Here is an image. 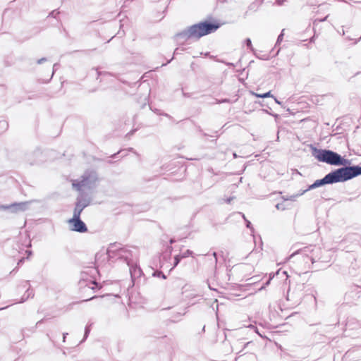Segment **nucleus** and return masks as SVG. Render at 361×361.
<instances>
[{"instance_id":"1","label":"nucleus","mask_w":361,"mask_h":361,"mask_svg":"<svg viewBox=\"0 0 361 361\" xmlns=\"http://www.w3.org/2000/svg\"><path fill=\"white\" fill-rule=\"evenodd\" d=\"M219 27V24L209 21L200 22L192 25L176 35L178 39H200V37L214 32Z\"/></svg>"},{"instance_id":"2","label":"nucleus","mask_w":361,"mask_h":361,"mask_svg":"<svg viewBox=\"0 0 361 361\" xmlns=\"http://www.w3.org/2000/svg\"><path fill=\"white\" fill-rule=\"evenodd\" d=\"M310 147L312 155L319 161L334 166H345L348 162L347 159L334 151L318 149L312 145H310Z\"/></svg>"},{"instance_id":"3","label":"nucleus","mask_w":361,"mask_h":361,"mask_svg":"<svg viewBox=\"0 0 361 361\" xmlns=\"http://www.w3.org/2000/svg\"><path fill=\"white\" fill-rule=\"evenodd\" d=\"M98 182V175L94 171H86L80 180H73L72 186L74 190L81 192L85 189H94L97 187Z\"/></svg>"},{"instance_id":"4","label":"nucleus","mask_w":361,"mask_h":361,"mask_svg":"<svg viewBox=\"0 0 361 361\" xmlns=\"http://www.w3.org/2000/svg\"><path fill=\"white\" fill-rule=\"evenodd\" d=\"M340 182L344 181L339 168L329 173L323 178L315 180L307 190L308 191L310 190H313L323 186L326 184H334Z\"/></svg>"},{"instance_id":"5","label":"nucleus","mask_w":361,"mask_h":361,"mask_svg":"<svg viewBox=\"0 0 361 361\" xmlns=\"http://www.w3.org/2000/svg\"><path fill=\"white\" fill-rule=\"evenodd\" d=\"M343 181L350 180L357 176L361 175V166H350L340 168Z\"/></svg>"},{"instance_id":"6","label":"nucleus","mask_w":361,"mask_h":361,"mask_svg":"<svg viewBox=\"0 0 361 361\" xmlns=\"http://www.w3.org/2000/svg\"><path fill=\"white\" fill-rule=\"evenodd\" d=\"M71 229L73 231L78 233H85L87 231V227L85 224L80 219V217L73 216L72 219L68 221Z\"/></svg>"},{"instance_id":"7","label":"nucleus","mask_w":361,"mask_h":361,"mask_svg":"<svg viewBox=\"0 0 361 361\" xmlns=\"http://www.w3.org/2000/svg\"><path fill=\"white\" fill-rule=\"evenodd\" d=\"M90 204V200L88 198L80 195L76 199L75 206L73 210V216L80 217V214L83 209Z\"/></svg>"},{"instance_id":"8","label":"nucleus","mask_w":361,"mask_h":361,"mask_svg":"<svg viewBox=\"0 0 361 361\" xmlns=\"http://www.w3.org/2000/svg\"><path fill=\"white\" fill-rule=\"evenodd\" d=\"M28 202L13 203L10 205L2 206L4 209H11L12 212H24L28 207Z\"/></svg>"},{"instance_id":"9","label":"nucleus","mask_w":361,"mask_h":361,"mask_svg":"<svg viewBox=\"0 0 361 361\" xmlns=\"http://www.w3.org/2000/svg\"><path fill=\"white\" fill-rule=\"evenodd\" d=\"M314 250L316 251H318L319 250V248L316 247H312V246H310V247H304L302 250H300V252H302L303 254L305 255H308V252H314ZM299 252V251H296L295 252H293L291 255H290V257H293L294 255H295L296 254H298Z\"/></svg>"},{"instance_id":"10","label":"nucleus","mask_w":361,"mask_h":361,"mask_svg":"<svg viewBox=\"0 0 361 361\" xmlns=\"http://www.w3.org/2000/svg\"><path fill=\"white\" fill-rule=\"evenodd\" d=\"M130 273L132 279L139 276L141 274V269L137 267H130Z\"/></svg>"},{"instance_id":"11","label":"nucleus","mask_w":361,"mask_h":361,"mask_svg":"<svg viewBox=\"0 0 361 361\" xmlns=\"http://www.w3.org/2000/svg\"><path fill=\"white\" fill-rule=\"evenodd\" d=\"M307 191V190H302L301 192L300 193H297V194H295V195H290V196H288L287 197H283L284 200H290V201H295L296 199L302 195L303 194H305L306 192Z\"/></svg>"},{"instance_id":"12","label":"nucleus","mask_w":361,"mask_h":361,"mask_svg":"<svg viewBox=\"0 0 361 361\" xmlns=\"http://www.w3.org/2000/svg\"><path fill=\"white\" fill-rule=\"evenodd\" d=\"M253 94L258 98L274 97L270 91L264 94L253 93Z\"/></svg>"},{"instance_id":"13","label":"nucleus","mask_w":361,"mask_h":361,"mask_svg":"<svg viewBox=\"0 0 361 361\" xmlns=\"http://www.w3.org/2000/svg\"><path fill=\"white\" fill-rule=\"evenodd\" d=\"M181 259H183L180 255H176L174 257V263L173 267H176L180 262Z\"/></svg>"},{"instance_id":"14","label":"nucleus","mask_w":361,"mask_h":361,"mask_svg":"<svg viewBox=\"0 0 361 361\" xmlns=\"http://www.w3.org/2000/svg\"><path fill=\"white\" fill-rule=\"evenodd\" d=\"M192 255V252L190 250H187L185 252L182 253L180 255V256L183 259V258L188 257L189 256H191Z\"/></svg>"},{"instance_id":"15","label":"nucleus","mask_w":361,"mask_h":361,"mask_svg":"<svg viewBox=\"0 0 361 361\" xmlns=\"http://www.w3.org/2000/svg\"><path fill=\"white\" fill-rule=\"evenodd\" d=\"M90 332V326H86L85 329V334H84V338H83L82 341H85L88 337Z\"/></svg>"},{"instance_id":"16","label":"nucleus","mask_w":361,"mask_h":361,"mask_svg":"<svg viewBox=\"0 0 361 361\" xmlns=\"http://www.w3.org/2000/svg\"><path fill=\"white\" fill-rule=\"evenodd\" d=\"M242 216H243V218L244 219V220H245V222H246V226H247V228H250L251 231H252V230H253V228H252V225H251V222H250V221H248V220L245 218V215H244L243 214H242Z\"/></svg>"},{"instance_id":"17","label":"nucleus","mask_w":361,"mask_h":361,"mask_svg":"<svg viewBox=\"0 0 361 361\" xmlns=\"http://www.w3.org/2000/svg\"><path fill=\"white\" fill-rule=\"evenodd\" d=\"M245 44L247 45V47L250 49H252V42H251V39L250 38H247L245 40Z\"/></svg>"},{"instance_id":"18","label":"nucleus","mask_w":361,"mask_h":361,"mask_svg":"<svg viewBox=\"0 0 361 361\" xmlns=\"http://www.w3.org/2000/svg\"><path fill=\"white\" fill-rule=\"evenodd\" d=\"M283 31L284 30H283L281 31V33L279 35L278 38H277V41H276V44H279L281 42H282L283 40Z\"/></svg>"},{"instance_id":"19","label":"nucleus","mask_w":361,"mask_h":361,"mask_svg":"<svg viewBox=\"0 0 361 361\" xmlns=\"http://www.w3.org/2000/svg\"><path fill=\"white\" fill-rule=\"evenodd\" d=\"M34 155L36 157L39 158L40 157L42 156V152L40 150L37 149L34 152Z\"/></svg>"},{"instance_id":"20","label":"nucleus","mask_w":361,"mask_h":361,"mask_svg":"<svg viewBox=\"0 0 361 361\" xmlns=\"http://www.w3.org/2000/svg\"><path fill=\"white\" fill-rule=\"evenodd\" d=\"M45 61H47V58H44H44H41V59H39V60H37V63L38 64H42V63H44V62H45Z\"/></svg>"},{"instance_id":"21","label":"nucleus","mask_w":361,"mask_h":361,"mask_svg":"<svg viewBox=\"0 0 361 361\" xmlns=\"http://www.w3.org/2000/svg\"><path fill=\"white\" fill-rule=\"evenodd\" d=\"M116 245L114 244H111L110 247L107 250V253L110 255L111 252L112 251V248L115 247Z\"/></svg>"},{"instance_id":"22","label":"nucleus","mask_w":361,"mask_h":361,"mask_svg":"<svg viewBox=\"0 0 361 361\" xmlns=\"http://www.w3.org/2000/svg\"><path fill=\"white\" fill-rule=\"evenodd\" d=\"M255 7H256V5H255V4L253 3V4L250 5L249 9H250V10H256Z\"/></svg>"},{"instance_id":"23","label":"nucleus","mask_w":361,"mask_h":361,"mask_svg":"<svg viewBox=\"0 0 361 361\" xmlns=\"http://www.w3.org/2000/svg\"><path fill=\"white\" fill-rule=\"evenodd\" d=\"M233 199H234L233 197H230L226 200V203L230 204Z\"/></svg>"},{"instance_id":"24","label":"nucleus","mask_w":361,"mask_h":361,"mask_svg":"<svg viewBox=\"0 0 361 361\" xmlns=\"http://www.w3.org/2000/svg\"><path fill=\"white\" fill-rule=\"evenodd\" d=\"M276 207L277 209H284V207L282 206L281 204H277L276 205Z\"/></svg>"},{"instance_id":"25","label":"nucleus","mask_w":361,"mask_h":361,"mask_svg":"<svg viewBox=\"0 0 361 361\" xmlns=\"http://www.w3.org/2000/svg\"><path fill=\"white\" fill-rule=\"evenodd\" d=\"M310 259H311L312 262L314 263L316 260V257H314L313 255H311Z\"/></svg>"},{"instance_id":"26","label":"nucleus","mask_w":361,"mask_h":361,"mask_svg":"<svg viewBox=\"0 0 361 361\" xmlns=\"http://www.w3.org/2000/svg\"><path fill=\"white\" fill-rule=\"evenodd\" d=\"M221 102H229V99H222L221 101L219 102V103H221Z\"/></svg>"},{"instance_id":"27","label":"nucleus","mask_w":361,"mask_h":361,"mask_svg":"<svg viewBox=\"0 0 361 361\" xmlns=\"http://www.w3.org/2000/svg\"><path fill=\"white\" fill-rule=\"evenodd\" d=\"M68 335V333H64L63 334V341L65 342L66 336Z\"/></svg>"},{"instance_id":"28","label":"nucleus","mask_w":361,"mask_h":361,"mask_svg":"<svg viewBox=\"0 0 361 361\" xmlns=\"http://www.w3.org/2000/svg\"><path fill=\"white\" fill-rule=\"evenodd\" d=\"M57 66V63H55L54 66H53V72H52V75H54V72H55V70H56V67Z\"/></svg>"},{"instance_id":"29","label":"nucleus","mask_w":361,"mask_h":361,"mask_svg":"<svg viewBox=\"0 0 361 361\" xmlns=\"http://www.w3.org/2000/svg\"><path fill=\"white\" fill-rule=\"evenodd\" d=\"M55 12H56L55 11H51V12L50 13L49 16H52V17H54V18H55V17H56V16H55Z\"/></svg>"},{"instance_id":"30","label":"nucleus","mask_w":361,"mask_h":361,"mask_svg":"<svg viewBox=\"0 0 361 361\" xmlns=\"http://www.w3.org/2000/svg\"><path fill=\"white\" fill-rule=\"evenodd\" d=\"M30 295V293H27V297H26L25 298H23V300H22L20 302H24L27 298H29Z\"/></svg>"},{"instance_id":"31","label":"nucleus","mask_w":361,"mask_h":361,"mask_svg":"<svg viewBox=\"0 0 361 361\" xmlns=\"http://www.w3.org/2000/svg\"><path fill=\"white\" fill-rule=\"evenodd\" d=\"M42 161V159H39V160H35V161H32L31 164H32L34 162L35 163H38V162Z\"/></svg>"},{"instance_id":"32","label":"nucleus","mask_w":361,"mask_h":361,"mask_svg":"<svg viewBox=\"0 0 361 361\" xmlns=\"http://www.w3.org/2000/svg\"><path fill=\"white\" fill-rule=\"evenodd\" d=\"M274 99V101L276 103L279 104H281V102H279L276 98H275L274 97H273Z\"/></svg>"},{"instance_id":"33","label":"nucleus","mask_w":361,"mask_h":361,"mask_svg":"<svg viewBox=\"0 0 361 361\" xmlns=\"http://www.w3.org/2000/svg\"><path fill=\"white\" fill-rule=\"evenodd\" d=\"M327 18H328V16H326L324 18L321 19V20H319V21H321V22H322V21L326 20Z\"/></svg>"},{"instance_id":"34","label":"nucleus","mask_w":361,"mask_h":361,"mask_svg":"<svg viewBox=\"0 0 361 361\" xmlns=\"http://www.w3.org/2000/svg\"><path fill=\"white\" fill-rule=\"evenodd\" d=\"M175 242L173 238L170 239V244H173Z\"/></svg>"},{"instance_id":"35","label":"nucleus","mask_w":361,"mask_h":361,"mask_svg":"<svg viewBox=\"0 0 361 361\" xmlns=\"http://www.w3.org/2000/svg\"><path fill=\"white\" fill-rule=\"evenodd\" d=\"M167 249L169 250V252H171V250H172V247L170 245V246H168L167 247Z\"/></svg>"},{"instance_id":"36","label":"nucleus","mask_w":361,"mask_h":361,"mask_svg":"<svg viewBox=\"0 0 361 361\" xmlns=\"http://www.w3.org/2000/svg\"><path fill=\"white\" fill-rule=\"evenodd\" d=\"M213 256L215 257V260L216 262L217 261V259H216V253L214 252H213Z\"/></svg>"},{"instance_id":"37","label":"nucleus","mask_w":361,"mask_h":361,"mask_svg":"<svg viewBox=\"0 0 361 361\" xmlns=\"http://www.w3.org/2000/svg\"><path fill=\"white\" fill-rule=\"evenodd\" d=\"M270 280L271 279L266 282L265 286H268L269 284Z\"/></svg>"},{"instance_id":"38","label":"nucleus","mask_w":361,"mask_h":361,"mask_svg":"<svg viewBox=\"0 0 361 361\" xmlns=\"http://www.w3.org/2000/svg\"><path fill=\"white\" fill-rule=\"evenodd\" d=\"M26 252H27L28 255H32V252L31 251H26Z\"/></svg>"},{"instance_id":"39","label":"nucleus","mask_w":361,"mask_h":361,"mask_svg":"<svg viewBox=\"0 0 361 361\" xmlns=\"http://www.w3.org/2000/svg\"><path fill=\"white\" fill-rule=\"evenodd\" d=\"M91 283H92V284L95 285V286H97V283H96L95 281H91Z\"/></svg>"},{"instance_id":"40","label":"nucleus","mask_w":361,"mask_h":361,"mask_svg":"<svg viewBox=\"0 0 361 361\" xmlns=\"http://www.w3.org/2000/svg\"><path fill=\"white\" fill-rule=\"evenodd\" d=\"M97 298V296H93L90 300H93V299Z\"/></svg>"},{"instance_id":"41","label":"nucleus","mask_w":361,"mask_h":361,"mask_svg":"<svg viewBox=\"0 0 361 361\" xmlns=\"http://www.w3.org/2000/svg\"><path fill=\"white\" fill-rule=\"evenodd\" d=\"M264 287H265V286H263L262 287H261V288H259V290H261L264 289Z\"/></svg>"},{"instance_id":"42","label":"nucleus","mask_w":361,"mask_h":361,"mask_svg":"<svg viewBox=\"0 0 361 361\" xmlns=\"http://www.w3.org/2000/svg\"><path fill=\"white\" fill-rule=\"evenodd\" d=\"M233 157H237V155H236V154H235V153H234V154H233Z\"/></svg>"},{"instance_id":"43","label":"nucleus","mask_w":361,"mask_h":361,"mask_svg":"<svg viewBox=\"0 0 361 361\" xmlns=\"http://www.w3.org/2000/svg\"><path fill=\"white\" fill-rule=\"evenodd\" d=\"M162 278H164V279H165V278H166L165 275H164V274H162Z\"/></svg>"},{"instance_id":"44","label":"nucleus","mask_w":361,"mask_h":361,"mask_svg":"<svg viewBox=\"0 0 361 361\" xmlns=\"http://www.w3.org/2000/svg\"><path fill=\"white\" fill-rule=\"evenodd\" d=\"M177 50H178V49H176L175 50L174 54H176V53H177Z\"/></svg>"},{"instance_id":"45","label":"nucleus","mask_w":361,"mask_h":361,"mask_svg":"<svg viewBox=\"0 0 361 361\" xmlns=\"http://www.w3.org/2000/svg\"><path fill=\"white\" fill-rule=\"evenodd\" d=\"M228 65H229V66H233V63H228Z\"/></svg>"},{"instance_id":"46","label":"nucleus","mask_w":361,"mask_h":361,"mask_svg":"<svg viewBox=\"0 0 361 361\" xmlns=\"http://www.w3.org/2000/svg\"><path fill=\"white\" fill-rule=\"evenodd\" d=\"M42 321H39L38 322H37V324H39V323H41Z\"/></svg>"},{"instance_id":"47","label":"nucleus","mask_w":361,"mask_h":361,"mask_svg":"<svg viewBox=\"0 0 361 361\" xmlns=\"http://www.w3.org/2000/svg\"><path fill=\"white\" fill-rule=\"evenodd\" d=\"M42 321H39L38 322H37V324H39V323H41Z\"/></svg>"}]
</instances>
